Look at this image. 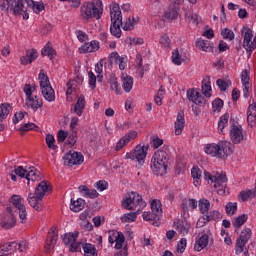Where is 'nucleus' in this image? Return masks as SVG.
<instances>
[{"mask_svg":"<svg viewBox=\"0 0 256 256\" xmlns=\"http://www.w3.org/2000/svg\"><path fill=\"white\" fill-rule=\"evenodd\" d=\"M23 198L19 195H13L10 198L12 203L11 206L6 207L8 215L3 218L2 228L3 229H12L15 227L17 220L15 219V213H19V218L21 223H27V208L23 205Z\"/></svg>","mask_w":256,"mask_h":256,"instance_id":"1","label":"nucleus"},{"mask_svg":"<svg viewBox=\"0 0 256 256\" xmlns=\"http://www.w3.org/2000/svg\"><path fill=\"white\" fill-rule=\"evenodd\" d=\"M51 193L49 189V184L46 181L40 182L36 188L35 193H29L27 197V201L29 205H31L35 211H41L43 209V197L47 194Z\"/></svg>","mask_w":256,"mask_h":256,"instance_id":"2","label":"nucleus"},{"mask_svg":"<svg viewBox=\"0 0 256 256\" xmlns=\"http://www.w3.org/2000/svg\"><path fill=\"white\" fill-rule=\"evenodd\" d=\"M153 165L152 171L154 175L163 177V175H167V169L169 167V154L165 150H158L154 153L152 157Z\"/></svg>","mask_w":256,"mask_h":256,"instance_id":"3","label":"nucleus"},{"mask_svg":"<svg viewBox=\"0 0 256 256\" xmlns=\"http://www.w3.org/2000/svg\"><path fill=\"white\" fill-rule=\"evenodd\" d=\"M204 151L207 155L217 157V159H227L233 153L231 142L228 141H220L218 144H207Z\"/></svg>","mask_w":256,"mask_h":256,"instance_id":"4","label":"nucleus"},{"mask_svg":"<svg viewBox=\"0 0 256 256\" xmlns=\"http://www.w3.org/2000/svg\"><path fill=\"white\" fill-rule=\"evenodd\" d=\"M103 15V2L101 0H93L92 2H84L81 6V17L89 21V19H101Z\"/></svg>","mask_w":256,"mask_h":256,"instance_id":"5","label":"nucleus"},{"mask_svg":"<svg viewBox=\"0 0 256 256\" xmlns=\"http://www.w3.org/2000/svg\"><path fill=\"white\" fill-rule=\"evenodd\" d=\"M110 33L113 37L119 39L121 37V25H123V15L121 13V8L117 2H113L110 5Z\"/></svg>","mask_w":256,"mask_h":256,"instance_id":"6","label":"nucleus"},{"mask_svg":"<svg viewBox=\"0 0 256 256\" xmlns=\"http://www.w3.org/2000/svg\"><path fill=\"white\" fill-rule=\"evenodd\" d=\"M204 179L208 183H214V189H217L218 195H225V189L227 187V175L223 172H216L211 174L207 171L204 172Z\"/></svg>","mask_w":256,"mask_h":256,"instance_id":"7","label":"nucleus"},{"mask_svg":"<svg viewBox=\"0 0 256 256\" xmlns=\"http://www.w3.org/2000/svg\"><path fill=\"white\" fill-rule=\"evenodd\" d=\"M0 7L6 13H13L16 17L23 15V9L27 7L25 0H0Z\"/></svg>","mask_w":256,"mask_h":256,"instance_id":"8","label":"nucleus"},{"mask_svg":"<svg viewBox=\"0 0 256 256\" xmlns=\"http://www.w3.org/2000/svg\"><path fill=\"white\" fill-rule=\"evenodd\" d=\"M38 79L40 81V89L44 99L49 103L55 101V90L51 87V82H49V77H47L45 71L40 70Z\"/></svg>","mask_w":256,"mask_h":256,"instance_id":"9","label":"nucleus"},{"mask_svg":"<svg viewBox=\"0 0 256 256\" xmlns=\"http://www.w3.org/2000/svg\"><path fill=\"white\" fill-rule=\"evenodd\" d=\"M149 151V145H138L133 151L126 153L125 158L131 159V161H137L138 165H144L147 158V152Z\"/></svg>","mask_w":256,"mask_h":256,"instance_id":"10","label":"nucleus"},{"mask_svg":"<svg viewBox=\"0 0 256 256\" xmlns=\"http://www.w3.org/2000/svg\"><path fill=\"white\" fill-rule=\"evenodd\" d=\"M145 205V201H143V198L137 192H131L126 196V199L122 201L124 209H128L129 211L134 209V207H145Z\"/></svg>","mask_w":256,"mask_h":256,"instance_id":"11","label":"nucleus"},{"mask_svg":"<svg viewBox=\"0 0 256 256\" xmlns=\"http://www.w3.org/2000/svg\"><path fill=\"white\" fill-rule=\"evenodd\" d=\"M64 165L67 167H73L74 165H81L84 161L83 154L70 150L63 156Z\"/></svg>","mask_w":256,"mask_h":256,"instance_id":"12","label":"nucleus"},{"mask_svg":"<svg viewBox=\"0 0 256 256\" xmlns=\"http://www.w3.org/2000/svg\"><path fill=\"white\" fill-rule=\"evenodd\" d=\"M242 33H244L243 47L248 53V57H251L253 53V30L249 27H243Z\"/></svg>","mask_w":256,"mask_h":256,"instance_id":"13","label":"nucleus"},{"mask_svg":"<svg viewBox=\"0 0 256 256\" xmlns=\"http://www.w3.org/2000/svg\"><path fill=\"white\" fill-rule=\"evenodd\" d=\"M251 232L250 228H244L240 234V237L236 240V253H243V247L247 245L249 239H251Z\"/></svg>","mask_w":256,"mask_h":256,"instance_id":"14","label":"nucleus"},{"mask_svg":"<svg viewBox=\"0 0 256 256\" xmlns=\"http://www.w3.org/2000/svg\"><path fill=\"white\" fill-rule=\"evenodd\" d=\"M181 9V4H178L176 1H170V5L164 13V19L168 22L174 21L179 17V10Z\"/></svg>","mask_w":256,"mask_h":256,"instance_id":"15","label":"nucleus"},{"mask_svg":"<svg viewBox=\"0 0 256 256\" xmlns=\"http://www.w3.org/2000/svg\"><path fill=\"white\" fill-rule=\"evenodd\" d=\"M26 3L25 9L22 10L23 19H29V12L34 11L36 13H41V10L44 9V6L41 4H36L33 0H24Z\"/></svg>","mask_w":256,"mask_h":256,"instance_id":"16","label":"nucleus"},{"mask_svg":"<svg viewBox=\"0 0 256 256\" xmlns=\"http://www.w3.org/2000/svg\"><path fill=\"white\" fill-rule=\"evenodd\" d=\"M230 139L235 145H239L245 139L243 135V128L241 126L233 125L230 129Z\"/></svg>","mask_w":256,"mask_h":256,"instance_id":"17","label":"nucleus"},{"mask_svg":"<svg viewBox=\"0 0 256 256\" xmlns=\"http://www.w3.org/2000/svg\"><path fill=\"white\" fill-rule=\"evenodd\" d=\"M174 227L180 235H187L191 229V224L187 220H176L174 221Z\"/></svg>","mask_w":256,"mask_h":256,"instance_id":"18","label":"nucleus"},{"mask_svg":"<svg viewBox=\"0 0 256 256\" xmlns=\"http://www.w3.org/2000/svg\"><path fill=\"white\" fill-rule=\"evenodd\" d=\"M187 99L192 101L195 105L203 104V96L195 88L187 90Z\"/></svg>","mask_w":256,"mask_h":256,"instance_id":"19","label":"nucleus"},{"mask_svg":"<svg viewBox=\"0 0 256 256\" xmlns=\"http://www.w3.org/2000/svg\"><path fill=\"white\" fill-rule=\"evenodd\" d=\"M37 57H39V53L37 52V50L29 49L26 51V55L20 58V61L22 65H29L33 61H35Z\"/></svg>","mask_w":256,"mask_h":256,"instance_id":"20","label":"nucleus"},{"mask_svg":"<svg viewBox=\"0 0 256 256\" xmlns=\"http://www.w3.org/2000/svg\"><path fill=\"white\" fill-rule=\"evenodd\" d=\"M136 138H137V132L135 131L129 132L122 139L119 140V142L116 144L115 150L121 151V149H123V147H125V145L131 141V139H136Z\"/></svg>","mask_w":256,"mask_h":256,"instance_id":"21","label":"nucleus"},{"mask_svg":"<svg viewBox=\"0 0 256 256\" xmlns=\"http://www.w3.org/2000/svg\"><path fill=\"white\" fill-rule=\"evenodd\" d=\"M58 239L59 235H57V228L52 227L51 231L48 233L46 249H51V247L53 249L57 244Z\"/></svg>","mask_w":256,"mask_h":256,"instance_id":"22","label":"nucleus"},{"mask_svg":"<svg viewBox=\"0 0 256 256\" xmlns=\"http://www.w3.org/2000/svg\"><path fill=\"white\" fill-rule=\"evenodd\" d=\"M160 214L155 213L153 211L151 212H144L142 217L144 221H151L152 225H154V227H159V225H161V222H159L160 219Z\"/></svg>","mask_w":256,"mask_h":256,"instance_id":"23","label":"nucleus"},{"mask_svg":"<svg viewBox=\"0 0 256 256\" xmlns=\"http://www.w3.org/2000/svg\"><path fill=\"white\" fill-rule=\"evenodd\" d=\"M183 129H185V114L183 112H179L175 122V134L181 135V133H183Z\"/></svg>","mask_w":256,"mask_h":256,"instance_id":"24","label":"nucleus"},{"mask_svg":"<svg viewBox=\"0 0 256 256\" xmlns=\"http://www.w3.org/2000/svg\"><path fill=\"white\" fill-rule=\"evenodd\" d=\"M78 189L83 197H89L90 199H97V197H99V192H97V190L89 189L86 185H81Z\"/></svg>","mask_w":256,"mask_h":256,"instance_id":"25","label":"nucleus"},{"mask_svg":"<svg viewBox=\"0 0 256 256\" xmlns=\"http://www.w3.org/2000/svg\"><path fill=\"white\" fill-rule=\"evenodd\" d=\"M39 175H41V172H39L37 168L33 166L28 167L26 172V179L28 181V185L29 183H31V181L33 182L39 181L40 179Z\"/></svg>","mask_w":256,"mask_h":256,"instance_id":"26","label":"nucleus"},{"mask_svg":"<svg viewBox=\"0 0 256 256\" xmlns=\"http://www.w3.org/2000/svg\"><path fill=\"white\" fill-rule=\"evenodd\" d=\"M203 221H204V225L206 223H209L210 221H219V219H223V215L221 214V212L217 211V210H212L208 213H206L203 217H202Z\"/></svg>","mask_w":256,"mask_h":256,"instance_id":"27","label":"nucleus"},{"mask_svg":"<svg viewBox=\"0 0 256 256\" xmlns=\"http://www.w3.org/2000/svg\"><path fill=\"white\" fill-rule=\"evenodd\" d=\"M247 121L250 127H254L256 123V104H250L247 112Z\"/></svg>","mask_w":256,"mask_h":256,"instance_id":"28","label":"nucleus"},{"mask_svg":"<svg viewBox=\"0 0 256 256\" xmlns=\"http://www.w3.org/2000/svg\"><path fill=\"white\" fill-rule=\"evenodd\" d=\"M207 245H209V235L204 234L196 241L194 245V250L203 251V249H205Z\"/></svg>","mask_w":256,"mask_h":256,"instance_id":"29","label":"nucleus"},{"mask_svg":"<svg viewBox=\"0 0 256 256\" xmlns=\"http://www.w3.org/2000/svg\"><path fill=\"white\" fill-rule=\"evenodd\" d=\"M3 251L6 253H15V251H20V253L23 252V249H21V244L17 242H10L2 245Z\"/></svg>","mask_w":256,"mask_h":256,"instance_id":"30","label":"nucleus"},{"mask_svg":"<svg viewBox=\"0 0 256 256\" xmlns=\"http://www.w3.org/2000/svg\"><path fill=\"white\" fill-rule=\"evenodd\" d=\"M85 208V200L82 198H78L77 200H71L70 209L74 211V213H79V211H83Z\"/></svg>","mask_w":256,"mask_h":256,"instance_id":"31","label":"nucleus"},{"mask_svg":"<svg viewBox=\"0 0 256 256\" xmlns=\"http://www.w3.org/2000/svg\"><path fill=\"white\" fill-rule=\"evenodd\" d=\"M11 109H13V107H11L9 103H2L0 105V123H3V121L7 119L9 113H11Z\"/></svg>","mask_w":256,"mask_h":256,"instance_id":"32","label":"nucleus"},{"mask_svg":"<svg viewBox=\"0 0 256 256\" xmlns=\"http://www.w3.org/2000/svg\"><path fill=\"white\" fill-rule=\"evenodd\" d=\"M211 78L209 76H206L202 80V93L204 97H211Z\"/></svg>","mask_w":256,"mask_h":256,"instance_id":"33","label":"nucleus"},{"mask_svg":"<svg viewBox=\"0 0 256 256\" xmlns=\"http://www.w3.org/2000/svg\"><path fill=\"white\" fill-rule=\"evenodd\" d=\"M196 47L200 51H212L213 50V46L211 45V42L209 40H204L203 38L196 40Z\"/></svg>","mask_w":256,"mask_h":256,"instance_id":"34","label":"nucleus"},{"mask_svg":"<svg viewBox=\"0 0 256 256\" xmlns=\"http://www.w3.org/2000/svg\"><path fill=\"white\" fill-rule=\"evenodd\" d=\"M84 256H97V248L91 243L82 244Z\"/></svg>","mask_w":256,"mask_h":256,"instance_id":"35","label":"nucleus"},{"mask_svg":"<svg viewBox=\"0 0 256 256\" xmlns=\"http://www.w3.org/2000/svg\"><path fill=\"white\" fill-rule=\"evenodd\" d=\"M199 211L202 215L209 213V209H211V202L205 198H201L198 203Z\"/></svg>","mask_w":256,"mask_h":256,"instance_id":"36","label":"nucleus"},{"mask_svg":"<svg viewBox=\"0 0 256 256\" xmlns=\"http://www.w3.org/2000/svg\"><path fill=\"white\" fill-rule=\"evenodd\" d=\"M28 101L30 102L29 107H31L33 111H37V109L43 107V100L37 96L28 98Z\"/></svg>","mask_w":256,"mask_h":256,"instance_id":"37","label":"nucleus"},{"mask_svg":"<svg viewBox=\"0 0 256 256\" xmlns=\"http://www.w3.org/2000/svg\"><path fill=\"white\" fill-rule=\"evenodd\" d=\"M122 87L125 93H131V89H133V77L125 76L122 78Z\"/></svg>","mask_w":256,"mask_h":256,"instance_id":"38","label":"nucleus"},{"mask_svg":"<svg viewBox=\"0 0 256 256\" xmlns=\"http://www.w3.org/2000/svg\"><path fill=\"white\" fill-rule=\"evenodd\" d=\"M41 55L42 57H49V59H53V57L57 55V52L49 45V43H47L42 49Z\"/></svg>","mask_w":256,"mask_h":256,"instance_id":"39","label":"nucleus"},{"mask_svg":"<svg viewBox=\"0 0 256 256\" xmlns=\"http://www.w3.org/2000/svg\"><path fill=\"white\" fill-rule=\"evenodd\" d=\"M83 109H85V97L80 96L75 104L74 111L79 116L83 115Z\"/></svg>","mask_w":256,"mask_h":256,"instance_id":"40","label":"nucleus"},{"mask_svg":"<svg viewBox=\"0 0 256 256\" xmlns=\"http://www.w3.org/2000/svg\"><path fill=\"white\" fill-rule=\"evenodd\" d=\"M141 211L140 208L136 212H130L127 214H124L120 219L122 223H131L137 219V214Z\"/></svg>","mask_w":256,"mask_h":256,"instance_id":"41","label":"nucleus"},{"mask_svg":"<svg viewBox=\"0 0 256 256\" xmlns=\"http://www.w3.org/2000/svg\"><path fill=\"white\" fill-rule=\"evenodd\" d=\"M109 84L111 91H115L116 95H121V88H119V82H117L115 75L110 77Z\"/></svg>","mask_w":256,"mask_h":256,"instance_id":"42","label":"nucleus"},{"mask_svg":"<svg viewBox=\"0 0 256 256\" xmlns=\"http://www.w3.org/2000/svg\"><path fill=\"white\" fill-rule=\"evenodd\" d=\"M247 219H248L247 214H242V215H240V216L235 218V220L233 221L232 225L236 229H239V227H243V225H245V223H247Z\"/></svg>","mask_w":256,"mask_h":256,"instance_id":"43","label":"nucleus"},{"mask_svg":"<svg viewBox=\"0 0 256 256\" xmlns=\"http://www.w3.org/2000/svg\"><path fill=\"white\" fill-rule=\"evenodd\" d=\"M77 237H79V232L65 234L63 237V243H65V245H69V243L77 241Z\"/></svg>","mask_w":256,"mask_h":256,"instance_id":"44","label":"nucleus"},{"mask_svg":"<svg viewBox=\"0 0 256 256\" xmlns=\"http://www.w3.org/2000/svg\"><path fill=\"white\" fill-rule=\"evenodd\" d=\"M255 195H256L255 190H246V191H241L239 194V197L240 199H242V201H249V199H253Z\"/></svg>","mask_w":256,"mask_h":256,"instance_id":"45","label":"nucleus"},{"mask_svg":"<svg viewBox=\"0 0 256 256\" xmlns=\"http://www.w3.org/2000/svg\"><path fill=\"white\" fill-rule=\"evenodd\" d=\"M229 123V113H225L223 116L220 117V120L218 122V129L223 133V129H225V126Z\"/></svg>","mask_w":256,"mask_h":256,"instance_id":"46","label":"nucleus"},{"mask_svg":"<svg viewBox=\"0 0 256 256\" xmlns=\"http://www.w3.org/2000/svg\"><path fill=\"white\" fill-rule=\"evenodd\" d=\"M161 201L160 200H153L151 202V210L153 213H157L158 215H161L163 213V210L161 209Z\"/></svg>","mask_w":256,"mask_h":256,"instance_id":"47","label":"nucleus"},{"mask_svg":"<svg viewBox=\"0 0 256 256\" xmlns=\"http://www.w3.org/2000/svg\"><path fill=\"white\" fill-rule=\"evenodd\" d=\"M185 19L189 21V23H195L198 25L199 21H201V18L197 14H193V12H186Z\"/></svg>","mask_w":256,"mask_h":256,"instance_id":"48","label":"nucleus"},{"mask_svg":"<svg viewBox=\"0 0 256 256\" xmlns=\"http://www.w3.org/2000/svg\"><path fill=\"white\" fill-rule=\"evenodd\" d=\"M46 144L49 149L57 151V145H55V136H53L52 134L46 135Z\"/></svg>","mask_w":256,"mask_h":256,"instance_id":"49","label":"nucleus"},{"mask_svg":"<svg viewBox=\"0 0 256 256\" xmlns=\"http://www.w3.org/2000/svg\"><path fill=\"white\" fill-rule=\"evenodd\" d=\"M237 212V202H228L226 204V213L227 215H229L230 217L235 215V213Z\"/></svg>","mask_w":256,"mask_h":256,"instance_id":"50","label":"nucleus"},{"mask_svg":"<svg viewBox=\"0 0 256 256\" xmlns=\"http://www.w3.org/2000/svg\"><path fill=\"white\" fill-rule=\"evenodd\" d=\"M183 61L184 59L181 57V54H179V50H174L172 52V63H174V65H181Z\"/></svg>","mask_w":256,"mask_h":256,"instance_id":"51","label":"nucleus"},{"mask_svg":"<svg viewBox=\"0 0 256 256\" xmlns=\"http://www.w3.org/2000/svg\"><path fill=\"white\" fill-rule=\"evenodd\" d=\"M221 35L223 39H228V41H233V39H235V33L229 28L222 29Z\"/></svg>","mask_w":256,"mask_h":256,"instance_id":"52","label":"nucleus"},{"mask_svg":"<svg viewBox=\"0 0 256 256\" xmlns=\"http://www.w3.org/2000/svg\"><path fill=\"white\" fill-rule=\"evenodd\" d=\"M216 85L219 87L220 91H226L231 85V80L225 81L223 79H218Z\"/></svg>","mask_w":256,"mask_h":256,"instance_id":"53","label":"nucleus"},{"mask_svg":"<svg viewBox=\"0 0 256 256\" xmlns=\"http://www.w3.org/2000/svg\"><path fill=\"white\" fill-rule=\"evenodd\" d=\"M27 169H28L27 167L23 168V166H17L14 169V173L18 177H21V179H26L27 178Z\"/></svg>","mask_w":256,"mask_h":256,"instance_id":"54","label":"nucleus"},{"mask_svg":"<svg viewBox=\"0 0 256 256\" xmlns=\"http://www.w3.org/2000/svg\"><path fill=\"white\" fill-rule=\"evenodd\" d=\"M163 145V139L159 138V136H151V147L154 149H159Z\"/></svg>","mask_w":256,"mask_h":256,"instance_id":"55","label":"nucleus"},{"mask_svg":"<svg viewBox=\"0 0 256 256\" xmlns=\"http://www.w3.org/2000/svg\"><path fill=\"white\" fill-rule=\"evenodd\" d=\"M223 101L221 100V98H216L213 102H212V107L214 109V111H217L218 113L221 111V109H223Z\"/></svg>","mask_w":256,"mask_h":256,"instance_id":"56","label":"nucleus"},{"mask_svg":"<svg viewBox=\"0 0 256 256\" xmlns=\"http://www.w3.org/2000/svg\"><path fill=\"white\" fill-rule=\"evenodd\" d=\"M37 129H39V126L35 125V123H26L19 129V131H37Z\"/></svg>","mask_w":256,"mask_h":256,"instance_id":"57","label":"nucleus"},{"mask_svg":"<svg viewBox=\"0 0 256 256\" xmlns=\"http://www.w3.org/2000/svg\"><path fill=\"white\" fill-rule=\"evenodd\" d=\"M83 245H85V243H76V242H73L71 243L70 245V251L71 253H79L81 252V247H83Z\"/></svg>","mask_w":256,"mask_h":256,"instance_id":"58","label":"nucleus"},{"mask_svg":"<svg viewBox=\"0 0 256 256\" xmlns=\"http://www.w3.org/2000/svg\"><path fill=\"white\" fill-rule=\"evenodd\" d=\"M249 70L245 69L244 71H242L241 73V81H242V85H249V81H250V76H249Z\"/></svg>","mask_w":256,"mask_h":256,"instance_id":"59","label":"nucleus"},{"mask_svg":"<svg viewBox=\"0 0 256 256\" xmlns=\"http://www.w3.org/2000/svg\"><path fill=\"white\" fill-rule=\"evenodd\" d=\"M135 29V23H133V20L131 18H128L123 25L124 31H133Z\"/></svg>","mask_w":256,"mask_h":256,"instance_id":"60","label":"nucleus"},{"mask_svg":"<svg viewBox=\"0 0 256 256\" xmlns=\"http://www.w3.org/2000/svg\"><path fill=\"white\" fill-rule=\"evenodd\" d=\"M69 137V133L65 130H59L57 134V141L58 143H63L65 139Z\"/></svg>","mask_w":256,"mask_h":256,"instance_id":"61","label":"nucleus"},{"mask_svg":"<svg viewBox=\"0 0 256 256\" xmlns=\"http://www.w3.org/2000/svg\"><path fill=\"white\" fill-rule=\"evenodd\" d=\"M187 247V239L185 238H182L178 245H177V251L178 253H185V249Z\"/></svg>","mask_w":256,"mask_h":256,"instance_id":"62","label":"nucleus"},{"mask_svg":"<svg viewBox=\"0 0 256 256\" xmlns=\"http://www.w3.org/2000/svg\"><path fill=\"white\" fill-rule=\"evenodd\" d=\"M108 186L109 183H107V181L105 180H100L96 183V189H98V191H105V189H107Z\"/></svg>","mask_w":256,"mask_h":256,"instance_id":"63","label":"nucleus"},{"mask_svg":"<svg viewBox=\"0 0 256 256\" xmlns=\"http://www.w3.org/2000/svg\"><path fill=\"white\" fill-rule=\"evenodd\" d=\"M191 175H192L193 179H201V177H202L201 169H199L197 167H193L191 170Z\"/></svg>","mask_w":256,"mask_h":256,"instance_id":"64","label":"nucleus"}]
</instances>
